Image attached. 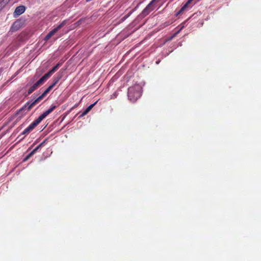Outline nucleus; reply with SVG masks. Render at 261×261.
<instances>
[{
    "instance_id": "1",
    "label": "nucleus",
    "mask_w": 261,
    "mask_h": 261,
    "mask_svg": "<svg viewBox=\"0 0 261 261\" xmlns=\"http://www.w3.org/2000/svg\"><path fill=\"white\" fill-rule=\"evenodd\" d=\"M33 107V102L29 101L22 108L17 111L15 114L12 116V119L14 120L13 123L16 124L24 116L26 113Z\"/></svg>"
},
{
    "instance_id": "2",
    "label": "nucleus",
    "mask_w": 261,
    "mask_h": 261,
    "mask_svg": "<svg viewBox=\"0 0 261 261\" xmlns=\"http://www.w3.org/2000/svg\"><path fill=\"white\" fill-rule=\"evenodd\" d=\"M141 96V88L139 85L128 89V97L132 102L136 101Z\"/></svg>"
},
{
    "instance_id": "3",
    "label": "nucleus",
    "mask_w": 261,
    "mask_h": 261,
    "mask_svg": "<svg viewBox=\"0 0 261 261\" xmlns=\"http://www.w3.org/2000/svg\"><path fill=\"white\" fill-rule=\"evenodd\" d=\"M56 108V106H52L48 110L41 114L35 121H34V127L37 125L44 118L51 113Z\"/></svg>"
},
{
    "instance_id": "4",
    "label": "nucleus",
    "mask_w": 261,
    "mask_h": 261,
    "mask_svg": "<svg viewBox=\"0 0 261 261\" xmlns=\"http://www.w3.org/2000/svg\"><path fill=\"white\" fill-rule=\"evenodd\" d=\"M25 20L23 19H18L15 20L11 27L10 31L16 32L22 27L25 24Z\"/></svg>"
},
{
    "instance_id": "5",
    "label": "nucleus",
    "mask_w": 261,
    "mask_h": 261,
    "mask_svg": "<svg viewBox=\"0 0 261 261\" xmlns=\"http://www.w3.org/2000/svg\"><path fill=\"white\" fill-rule=\"evenodd\" d=\"M157 0H152L150 3L143 9L141 13L142 16L144 17L147 16L152 10L155 9L154 3Z\"/></svg>"
},
{
    "instance_id": "6",
    "label": "nucleus",
    "mask_w": 261,
    "mask_h": 261,
    "mask_svg": "<svg viewBox=\"0 0 261 261\" xmlns=\"http://www.w3.org/2000/svg\"><path fill=\"white\" fill-rule=\"evenodd\" d=\"M53 88V87L51 85H50L40 96H39L35 100H34V106L38 103L41 100H42L44 98V97L46 95V94L48 93Z\"/></svg>"
},
{
    "instance_id": "7",
    "label": "nucleus",
    "mask_w": 261,
    "mask_h": 261,
    "mask_svg": "<svg viewBox=\"0 0 261 261\" xmlns=\"http://www.w3.org/2000/svg\"><path fill=\"white\" fill-rule=\"evenodd\" d=\"M25 10V7L24 6H19L16 8L14 12H13L14 17H17L24 12Z\"/></svg>"
},
{
    "instance_id": "8",
    "label": "nucleus",
    "mask_w": 261,
    "mask_h": 261,
    "mask_svg": "<svg viewBox=\"0 0 261 261\" xmlns=\"http://www.w3.org/2000/svg\"><path fill=\"white\" fill-rule=\"evenodd\" d=\"M63 76V72L60 71L58 72L55 76L53 78V83L50 85L53 87H54L58 82L61 79Z\"/></svg>"
},
{
    "instance_id": "9",
    "label": "nucleus",
    "mask_w": 261,
    "mask_h": 261,
    "mask_svg": "<svg viewBox=\"0 0 261 261\" xmlns=\"http://www.w3.org/2000/svg\"><path fill=\"white\" fill-rule=\"evenodd\" d=\"M49 76L47 73H45L42 76L35 84H34V90L39 86L42 85Z\"/></svg>"
},
{
    "instance_id": "10",
    "label": "nucleus",
    "mask_w": 261,
    "mask_h": 261,
    "mask_svg": "<svg viewBox=\"0 0 261 261\" xmlns=\"http://www.w3.org/2000/svg\"><path fill=\"white\" fill-rule=\"evenodd\" d=\"M67 20H65L63 21L59 25L54 29L53 30L50 31L48 34L51 37L56 33H57L60 29H61L63 26L66 23Z\"/></svg>"
},
{
    "instance_id": "11",
    "label": "nucleus",
    "mask_w": 261,
    "mask_h": 261,
    "mask_svg": "<svg viewBox=\"0 0 261 261\" xmlns=\"http://www.w3.org/2000/svg\"><path fill=\"white\" fill-rule=\"evenodd\" d=\"M96 102H95V103H93V104H91L90 105L89 107H88L86 110H85L80 115L79 117L80 118H81L83 116H84L85 115H86L87 114H88L89 113V112L93 108V107L95 106V105L96 104Z\"/></svg>"
},
{
    "instance_id": "12",
    "label": "nucleus",
    "mask_w": 261,
    "mask_h": 261,
    "mask_svg": "<svg viewBox=\"0 0 261 261\" xmlns=\"http://www.w3.org/2000/svg\"><path fill=\"white\" fill-rule=\"evenodd\" d=\"M96 102H95V103H93V104H91L90 105L89 107H88L86 110H85L80 115L79 117L80 118H81L83 116H84L85 115H86L87 114H88L89 113V112L93 108V107L95 106V105L96 104Z\"/></svg>"
},
{
    "instance_id": "13",
    "label": "nucleus",
    "mask_w": 261,
    "mask_h": 261,
    "mask_svg": "<svg viewBox=\"0 0 261 261\" xmlns=\"http://www.w3.org/2000/svg\"><path fill=\"white\" fill-rule=\"evenodd\" d=\"M96 102H95V103H93V104H91L90 105L89 107H88L86 110H85L80 115L79 117L80 118H81L83 116H84L85 115H86L87 114H88L89 113V112L93 108V107L95 106V105L96 104Z\"/></svg>"
},
{
    "instance_id": "14",
    "label": "nucleus",
    "mask_w": 261,
    "mask_h": 261,
    "mask_svg": "<svg viewBox=\"0 0 261 261\" xmlns=\"http://www.w3.org/2000/svg\"><path fill=\"white\" fill-rule=\"evenodd\" d=\"M96 102H95V103H93V104H91L90 105L89 107H88L86 110H85L80 115L79 117L80 118H81L83 116H84L85 115H86L87 114H88L89 113V112L93 108V107L95 106V105L96 104Z\"/></svg>"
},
{
    "instance_id": "15",
    "label": "nucleus",
    "mask_w": 261,
    "mask_h": 261,
    "mask_svg": "<svg viewBox=\"0 0 261 261\" xmlns=\"http://www.w3.org/2000/svg\"><path fill=\"white\" fill-rule=\"evenodd\" d=\"M96 102H95V103H93V104H91L90 105L89 107H88L86 110H85L80 115L79 117L80 118H81L83 116H84L85 115H86L87 114H88L89 113V112L93 108V107L95 106V105L96 104Z\"/></svg>"
},
{
    "instance_id": "16",
    "label": "nucleus",
    "mask_w": 261,
    "mask_h": 261,
    "mask_svg": "<svg viewBox=\"0 0 261 261\" xmlns=\"http://www.w3.org/2000/svg\"><path fill=\"white\" fill-rule=\"evenodd\" d=\"M96 102H95V103H93V104H91L90 105L89 107H88L86 110H85L80 115L79 117L80 118H81L83 116H84L85 115H86L87 114H88L89 113V112L93 108V107L95 106V105L96 104Z\"/></svg>"
},
{
    "instance_id": "17",
    "label": "nucleus",
    "mask_w": 261,
    "mask_h": 261,
    "mask_svg": "<svg viewBox=\"0 0 261 261\" xmlns=\"http://www.w3.org/2000/svg\"><path fill=\"white\" fill-rule=\"evenodd\" d=\"M193 0H188L186 3L181 8L180 10L176 14L177 15L181 14L182 12L186 10V9L189 7V5Z\"/></svg>"
},
{
    "instance_id": "18",
    "label": "nucleus",
    "mask_w": 261,
    "mask_h": 261,
    "mask_svg": "<svg viewBox=\"0 0 261 261\" xmlns=\"http://www.w3.org/2000/svg\"><path fill=\"white\" fill-rule=\"evenodd\" d=\"M186 22H183L180 25H179L177 28H179L178 30L176 31L172 36L170 37V40L173 39L179 33L185 28V24Z\"/></svg>"
},
{
    "instance_id": "19",
    "label": "nucleus",
    "mask_w": 261,
    "mask_h": 261,
    "mask_svg": "<svg viewBox=\"0 0 261 261\" xmlns=\"http://www.w3.org/2000/svg\"><path fill=\"white\" fill-rule=\"evenodd\" d=\"M61 65V63H59L56 65H55L51 69H50L48 72L46 73L50 77L54 72H55L57 69L59 68V67Z\"/></svg>"
},
{
    "instance_id": "20",
    "label": "nucleus",
    "mask_w": 261,
    "mask_h": 261,
    "mask_svg": "<svg viewBox=\"0 0 261 261\" xmlns=\"http://www.w3.org/2000/svg\"><path fill=\"white\" fill-rule=\"evenodd\" d=\"M33 155V150L30 149V147L27 151V154L24 156L22 160V162H25L28 161Z\"/></svg>"
},
{
    "instance_id": "21",
    "label": "nucleus",
    "mask_w": 261,
    "mask_h": 261,
    "mask_svg": "<svg viewBox=\"0 0 261 261\" xmlns=\"http://www.w3.org/2000/svg\"><path fill=\"white\" fill-rule=\"evenodd\" d=\"M33 129V122L31 123L29 126L25 128L23 132L22 133V134L25 135L28 134L30 131H31Z\"/></svg>"
},
{
    "instance_id": "22",
    "label": "nucleus",
    "mask_w": 261,
    "mask_h": 261,
    "mask_svg": "<svg viewBox=\"0 0 261 261\" xmlns=\"http://www.w3.org/2000/svg\"><path fill=\"white\" fill-rule=\"evenodd\" d=\"M45 142V141H43L39 145H38L36 147H35L34 150V154L42 146H43Z\"/></svg>"
},
{
    "instance_id": "23",
    "label": "nucleus",
    "mask_w": 261,
    "mask_h": 261,
    "mask_svg": "<svg viewBox=\"0 0 261 261\" xmlns=\"http://www.w3.org/2000/svg\"><path fill=\"white\" fill-rule=\"evenodd\" d=\"M50 37L51 36L48 34L44 38V40L47 41Z\"/></svg>"
},
{
    "instance_id": "24",
    "label": "nucleus",
    "mask_w": 261,
    "mask_h": 261,
    "mask_svg": "<svg viewBox=\"0 0 261 261\" xmlns=\"http://www.w3.org/2000/svg\"><path fill=\"white\" fill-rule=\"evenodd\" d=\"M32 92H33V86H31L28 91V93L31 94Z\"/></svg>"
},
{
    "instance_id": "25",
    "label": "nucleus",
    "mask_w": 261,
    "mask_h": 261,
    "mask_svg": "<svg viewBox=\"0 0 261 261\" xmlns=\"http://www.w3.org/2000/svg\"><path fill=\"white\" fill-rule=\"evenodd\" d=\"M129 15H130V14H128L127 16H125L124 17V18L125 19V18H127L129 16Z\"/></svg>"
}]
</instances>
